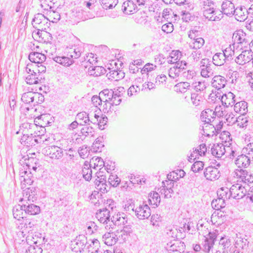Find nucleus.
Segmentation results:
<instances>
[{
  "label": "nucleus",
  "instance_id": "obj_33",
  "mask_svg": "<svg viewBox=\"0 0 253 253\" xmlns=\"http://www.w3.org/2000/svg\"><path fill=\"white\" fill-rule=\"evenodd\" d=\"M219 248L222 250V253L228 252L229 248L231 245V241L229 238L222 237L219 243Z\"/></svg>",
  "mask_w": 253,
  "mask_h": 253
},
{
  "label": "nucleus",
  "instance_id": "obj_55",
  "mask_svg": "<svg viewBox=\"0 0 253 253\" xmlns=\"http://www.w3.org/2000/svg\"><path fill=\"white\" fill-rule=\"evenodd\" d=\"M204 167V164L202 161H196L191 166V170L194 172H198L202 170Z\"/></svg>",
  "mask_w": 253,
  "mask_h": 253
},
{
  "label": "nucleus",
  "instance_id": "obj_13",
  "mask_svg": "<svg viewBox=\"0 0 253 253\" xmlns=\"http://www.w3.org/2000/svg\"><path fill=\"white\" fill-rule=\"evenodd\" d=\"M216 234L215 233L209 232L208 237H205L204 243L203 245V251L205 253H209L214 244L216 239Z\"/></svg>",
  "mask_w": 253,
  "mask_h": 253
},
{
  "label": "nucleus",
  "instance_id": "obj_23",
  "mask_svg": "<svg viewBox=\"0 0 253 253\" xmlns=\"http://www.w3.org/2000/svg\"><path fill=\"white\" fill-rule=\"evenodd\" d=\"M23 210L25 214L37 215L40 213V207L34 204L28 203L23 205Z\"/></svg>",
  "mask_w": 253,
  "mask_h": 253
},
{
  "label": "nucleus",
  "instance_id": "obj_57",
  "mask_svg": "<svg viewBox=\"0 0 253 253\" xmlns=\"http://www.w3.org/2000/svg\"><path fill=\"white\" fill-rule=\"evenodd\" d=\"M108 182L113 187H117L121 182V179L117 175L111 174L108 178Z\"/></svg>",
  "mask_w": 253,
  "mask_h": 253
},
{
  "label": "nucleus",
  "instance_id": "obj_31",
  "mask_svg": "<svg viewBox=\"0 0 253 253\" xmlns=\"http://www.w3.org/2000/svg\"><path fill=\"white\" fill-rule=\"evenodd\" d=\"M148 203L149 205L153 206V208L157 207L160 203L161 198L158 193L151 192L148 196Z\"/></svg>",
  "mask_w": 253,
  "mask_h": 253
},
{
  "label": "nucleus",
  "instance_id": "obj_4",
  "mask_svg": "<svg viewBox=\"0 0 253 253\" xmlns=\"http://www.w3.org/2000/svg\"><path fill=\"white\" fill-rule=\"evenodd\" d=\"M42 153L51 159H59L63 155L62 149L56 146L52 145L45 147L42 150Z\"/></svg>",
  "mask_w": 253,
  "mask_h": 253
},
{
  "label": "nucleus",
  "instance_id": "obj_46",
  "mask_svg": "<svg viewBox=\"0 0 253 253\" xmlns=\"http://www.w3.org/2000/svg\"><path fill=\"white\" fill-rule=\"evenodd\" d=\"M114 91L112 89H105L100 92L99 95L106 102H109L110 101L111 98H112Z\"/></svg>",
  "mask_w": 253,
  "mask_h": 253
},
{
  "label": "nucleus",
  "instance_id": "obj_11",
  "mask_svg": "<svg viewBox=\"0 0 253 253\" xmlns=\"http://www.w3.org/2000/svg\"><path fill=\"white\" fill-rule=\"evenodd\" d=\"M204 174L206 179L210 181L218 179L220 176L218 169L212 166L206 168L204 170Z\"/></svg>",
  "mask_w": 253,
  "mask_h": 253
},
{
  "label": "nucleus",
  "instance_id": "obj_58",
  "mask_svg": "<svg viewBox=\"0 0 253 253\" xmlns=\"http://www.w3.org/2000/svg\"><path fill=\"white\" fill-rule=\"evenodd\" d=\"M103 102L104 103L103 105V111L104 113L109 114L113 111L115 112L113 108L114 106L110 101L106 102V101H104Z\"/></svg>",
  "mask_w": 253,
  "mask_h": 253
},
{
  "label": "nucleus",
  "instance_id": "obj_43",
  "mask_svg": "<svg viewBox=\"0 0 253 253\" xmlns=\"http://www.w3.org/2000/svg\"><path fill=\"white\" fill-rule=\"evenodd\" d=\"M223 199L218 197L217 199H214L211 202L212 207L216 210H219L220 209L223 208L225 206V202Z\"/></svg>",
  "mask_w": 253,
  "mask_h": 253
},
{
  "label": "nucleus",
  "instance_id": "obj_32",
  "mask_svg": "<svg viewBox=\"0 0 253 253\" xmlns=\"http://www.w3.org/2000/svg\"><path fill=\"white\" fill-rule=\"evenodd\" d=\"M215 65L213 62L204 67L201 70V75L204 78H209L213 75Z\"/></svg>",
  "mask_w": 253,
  "mask_h": 253
},
{
  "label": "nucleus",
  "instance_id": "obj_19",
  "mask_svg": "<svg viewBox=\"0 0 253 253\" xmlns=\"http://www.w3.org/2000/svg\"><path fill=\"white\" fill-rule=\"evenodd\" d=\"M235 95L231 92L223 94L221 98V101L225 107L232 106L236 102Z\"/></svg>",
  "mask_w": 253,
  "mask_h": 253
},
{
  "label": "nucleus",
  "instance_id": "obj_36",
  "mask_svg": "<svg viewBox=\"0 0 253 253\" xmlns=\"http://www.w3.org/2000/svg\"><path fill=\"white\" fill-rule=\"evenodd\" d=\"M23 205H16L15 206L12 210L13 215L14 218L17 220H20L21 218H23L24 217L23 213Z\"/></svg>",
  "mask_w": 253,
  "mask_h": 253
},
{
  "label": "nucleus",
  "instance_id": "obj_17",
  "mask_svg": "<svg viewBox=\"0 0 253 253\" xmlns=\"http://www.w3.org/2000/svg\"><path fill=\"white\" fill-rule=\"evenodd\" d=\"M122 10L125 13L131 14L136 12L138 9L134 1L132 0H127L123 3Z\"/></svg>",
  "mask_w": 253,
  "mask_h": 253
},
{
  "label": "nucleus",
  "instance_id": "obj_6",
  "mask_svg": "<svg viewBox=\"0 0 253 253\" xmlns=\"http://www.w3.org/2000/svg\"><path fill=\"white\" fill-rule=\"evenodd\" d=\"M71 195L66 191L58 192L55 195L54 206L56 207H65L69 204Z\"/></svg>",
  "mask_w": 253,
  "mask_h": 253
},
{
  "label": "nucleus",
  "instance_id": "obj_27",
  "mask_svg": "<svg viewBox=\"0 0 253 253\" xmlns=\"http://www.w3.org/2000/svg\"><path fill=\"white\" fill-rule=\"evenodd\" d=\"M248 103L246 101H242L234 104V109L236 113L241 115H245L248 112Z\"/></svg>",
  "mask_w": 253,
  "mask_h": 253
},
{
  "label": "nucleus",
  "instance_id": "obj_8",
  "mask_svg": "<svg viewBox=\"0 0 253 253\" xmlns=\"http://www.w3.org/2000/svg\"><path fill=\"white\" fill-rule=\"evenodd\" d=\"M151 211L150 207L144 202L135 209V214L139 219H148L151 215Z\"/></svg>",
  "mask_w": 253,
  "mask_h": 253
},
{
  "label": "nucleus",
  "instance_id": "obj_15",
  "mask_svg": "<svg viewBox=\"0 0 253 253\" xmlns=\"http://www.w3.org/2000/svg\"><path fill=\"white\" fill-rule=\"evenodd\" d=\"M211 154L216 158H221L226 154V147L222 143L213 144L211 148Z\"/></svg>",
  "mask_w": 253,
  "mask_h": 253
},
{
  "label": "nucleus",
  "instance_id": "obj_56",
  "mask_svg": "<svg viewBox=\"0 0 253 253\" xmlns=\"http://www.w3.org/2000/svg\"><path fill=\"white\" fill-rule=\"evenodd\" d=\"M175 87L179 89L180 92L184 93L187 89H190V85L188 82H181L176 84Z\"/></svg>",
  "mask_w": 253,
  "mask_h": 253
},
{
  "label": "nucleus",
  "instance_id": "obj_38",
  "mask_svg": "<svg viewBox=\"0 0 253 253\" xmlns=\"http://www.w3.org/2000/svg\"><path fill=\"white\" fill-rule=\"evenodd\" d=\"M89 164L92 167L93 165V168L96 169L97 167L103 168L105 166V163L103 160L99 157H93L90 160Z\"/></svg>",
  "mask_w": 253,
  "mask_h": 253
},
{
  "label": "nucleus",
  "instance_id": "obj_16",
  "mask_svg": "<svg viewBox=\"0 0 253 253\" xmlns=\"http://www.w3.org/2000/svg\"><path fill=\"white\" fill-rule=\"evenodd\" d=\"M252 162L251 159H249L244 153L238 155L235 161L236 165L238 168H248Z\"/></svg>",
  "mask_w": 253,
  "mask_h": 253
},
{
  "label": "nucleus",
  "instance_id": "obj_44",
  "mask_svg": "<svg viewBox=\"0 0 253 253\" xmlns=\"http://www.w3.org/2000/svg\"><path fill=\"white\" fill-rule=\"evenodd\" d=\"M34 136L32 134H23L20 139V142L22 144L27 145H33L34 144Z\"/></svg>",
  "mask_w": 253,
  "mask_h": 253
},
{
  "label": "nucleus",
  "instance_id": "obj_48",
  "mask_svg": "<svg viewBox=\"0 0 253 253\" xmlns=\"http://www.w3.org/2000/svg\"><path fill=\"white\" fill-rule=\"evenodd\" d=\"M37 220H31L27 219L25 220L24 224V228H25V229H27L29 232L30 231H34L37 228Z\"/></svg>",
  "mask_w": 253,
  "mask_h": 253
},
{
  "label": "nucleus",
  "instance_id": "obj_26",
  "mask_svg": "<svg viewBox=\"0 0 253 253\" xmlns=\"http://www.w3.org/2000/svg\"><path fill=\"white\" fill-rule=\"evenodd\" d=\"M53 59L56 63L65 67H69L75 63V61L72 59H70L69 56L67 55L62 56H56L53 57Z\"/></svg>",
  "mask_w": 253,
  "mask_h": 253
},
{
  "label": "nucleus",
  "instance_id": "obj_24",
  "mask_svg": "<svg viewBox=\"0 0 253 253\" xmlns=\"http://www.w3.org/2000/svg\"><path fill=\"white\" fill-rule=\"evenodd\" d=\"M249 14L248 9L244 6H241L235 9L233 15H235L236 19L239 21H244L248 18Z\"/></svg>",
  "mask_w": 253,
  "mask_h": 253
},
{
  "label": "nucleus",
  "instance_id": "obj_37",
  "mask_svg": "<svg viewBox=\"0 0 253 253\" xmlns=\"http://www.w3.org/2000/svg\"><path fill=\"white\" fill-rule=\"evenodd\" d=\"M90 124H86L84 125V126L81 129V133L83 136L85 137L93 136L95 133L94 128L90 126Z\"/></svg>",
  "mask_w": 253,
  "mask_h": 253
},
{
  "label": "nucleus",
  "instance_id": "obj_47",
  "mask_svg": "<svg viewBox=\"0 0 253 253\" xmlns=\"http://www.w3.org/2000/svg\"><path fill=\"white\" fill-rule=\"evenodd\" d=\"M164 188L161 189V192L162 194L164 193L165 195V198H169L171 197V194L173 192V190L172 189V187L173 186L172 185H169L167 183V186H166L165 184V182H163Z\"/></svg>",
  "mask_w": 253,
  "mask_h": 253
},
{
  "label": "nucleus",
  "instance_id": "obj_59",
  "mask_svg": "<svg viewBox=\"0 0 253 253\" xmlns=\"http://www.w3.org/2000/svg\"><path fill=\"white\" fill-rule=\"evenodd\" d=\"M207 151V148L205 144H200L197 148L193 151V153H198L199 155L205 156Z\"/></svg>",
  "mask_w": 253,
  "mask_h": 253
},
{
  "label": "nucleus",
  "instance_id": "obj_40",
  "mask_svg": "<svg viewBox=\"0 0 253 253\" xmlns=\"http://www.w3.org/2000/svg\"><path fill=\"white\" fill-rule=\"evenodd\" d=\"M21 100L25 104H33L34 102V92L29 91L24 93L22 95Z\"/></svg>",
  "mask_w": 253,
  "mask_h": 253
},
{
  "label": "nucleus",
  "instance_id": "obj_1",
  "mask_svg": "<svg viewBox=\"0 0 253 253\" xmlns=\"http://www.w3.org/2000/svg\"><path fill=\"white\" fill-rule=\"evenodd\" d=\"M111 222L107 225L106 230L112 231L116 226L125 225L127 223V218L123 212L115 214L111 218Z\"/></svg>",
  "mask_w": 253,
  "mask_h": 253
},
{
  "label": "nucleus",
  "instance_id": "obj_63",
  "mask_svg": "<svg viewBox=\"0 0 253 253\" xmlns=\"http://www.w3.org/2000/svg\"><path fill=\"white\" fill-rule=\"evenodd\" d=\"M108 118L106 116H102L99 118L98 121L97 125L98 127L101 130H103L105 128V126L107 125Z\"/></svg>",
  "mask_w": 253,
  "mask_h": 253
},
{
  "label": "nucleus",
  "instance_id": "obj_35",
  "mask_svg": "<svg viewBox=\"0 0 253 253\" xmlns=\"http://www.w3.org/2000/svg\"><path fill=\"white\" fill-rule=\"evenodd\" d=\"M226 62L228 61L222 53H216L213 56L212 62L215 66H221Z\"/></svg>",
  "mask_w": 253,
  "mask_h": 253
},
{
  "label": "nucleus",
  "instance_id": "obj_53",
  "mask_svg": "<svg viewBox=\"0 0 253 253\" xmlns=\"http://www.w3.org/2000/svg\"><path fill=\"white\" fill-rule=\"evenodd\" d=\"M26 195H29L28 200L29 201L32 200L33 202L36 199L37 189L35 187H29L26 189Z\"/></svg>",
  "mask_w": 253,
  "mask_h": 253
},
{
  "label": "nucleus",
  "instance_id": "obj_10",
  "mask_svg": "<svg viewBox=\"0 0 253 253\" xmlns=\"http://www.w3.org/2000/svg\"><path fill=\"white\" fill-rule=\"evenodd\" d=\"M184 242L179 240H174L167 244V249L169 253H181L185 249Z\"/></svg>",
  "mask_w": 253,
  "mask_h": 253
},
{
  "label": "nucleus",
  "instance_id": "obj_20",
  "mask_svg": "<svg viewBox=\"0 0 253 253\" xmlns=\"http://www.w3.org/2000/svg\"><path fill=\"white\" fill-rule=\"evenodd\" d=\"M76 120L78 122V123L81 126L86 125V124H92L94 125L96 123V122L90 121L88 114L85 112H82L77 114L76 117Z\"/></svg>",
  "mask_w": 253,
  "mask_h": 253
},
{
  "label": "nucleus",
  "instance_id": "obj_22",
  "mask_svg": "<svg viewBox=\"0 0 253 253\" xmlns=\"http://www.w3.org/2000/svg\"><path fill=\"white\" fill-rule=\"evenodd\" d=\"M234 5L230 1H223L221 5V12L222 15L225 14L228 16L233 15L235 12Z\"/></svg>",
  "mask_w": 253,
  "mask_h": 253
},
{
  "label": "nucleus",
  "instance_id": "obj_28",
  "mask_svg": "<svg viewBox=\"0 0 253 253\" xmlns=\"http://www.w3.org/2000/svg\"><path fill=\"white\" fill-rule=\"evenodd\" d=\"M91 167L89 162L86 161L84 162L82 169L83 176L85 180L88 181H90L92 178V171Z\"/></svg>",
  "mask_w": 253,
  "mask_h": 253
},
{
  "label": "nucleus",
  "instance_id": "obj_34",
  "mask_svg": "<svg viewBox=\"0 0 253 253\" xmlns=\"http://www.w3.org/2000/svg\"><path fill=\"white\" fill-rule=\"evenodd\" d=\"M217 195L218 197H220L224 200L232 198V195L231 194V188L229 189L227 187H221L217 190Z\"/></svg>",
  "mask_w": 253,
  "mask_h": 253
},
{
  "label": "nucleus",
  "instance_id": "obj_29",
  "mask_svg": "<svg viewBox=\"0 0 253 253\" xmlns=\"http://www.w3.org/2000/svg\"><path fill=\"white\" fill-rule=\"evenodd\" d=\"M88 74L90 76L98 77L102 74H104L106 72V70L102 66H90L88 68Z\"/></svg>",
  "mask_w": 253,
  "mask_h": 253
},
{
  "label": "nucleus",
  "instance_id": "obj_30",
  "mask_svg": "<svg viewBox=\"0 0 253 253\" xmlns=\"http://www.w3.org/2000/svg\"><path fill=\"white\" fill-rule=\"evenodd\" d=\"M106 76L111 80L119 81L125 77V73L122 71L111 70L108 72Z\"/></svg>",
  "mask_w": 253,
  "mask_h": 253
},
{
  "label": "nucleus",
  "instance_id": "obj_12",
  "mask_svg": "<svg viewBox=\"0 0 253 253\" xmlns=\"http://www.w3.org/2000/svg\"><path fill=\"white\" fill-rule=\"evenodd\" d=\"M84 51V48L82 45H75L67 48V55L70 59H72L74 61L81 56Z\"/></svg>",
  "mask_w": 253,
  "mask_h": 253
},
{
  "label": "nucleus",
  "instance_id": "obj_45",
  "mask_svg": "<svg viewBox=\"0 0 253 253\" xmlns=\"http://www.w3.org/2000/svg\"><path fill=\"white\" fill-rule=\"evenodd\" d=\"M100 2L104 9H112L117 4L118 0H100Z\"/></svg>",
  "mask_w": 253,
  "mask_h": 253
},
{
  "label": "nucleus",
  "instance_id": "obj_42",
  "mask_svg": "<svg viewBox=\"0 0 253 253\" xmlns=\"http://www.w3.org/2000/svg\"><path fill=\"white\" fill-rule=\"evenodd\" d=\"M237 126L240 128L245 129L248 125L249 120L245 116V115H242L237 117V120H236Z\"/></svg>",
  "mask_w": 253,
  "mask_h": 253
},
{
  "label": "nucleus",
  "instance_id": "obj_64",
  "mask_svg": "<svg viewBox=\"0 0 253 253\" xmlns=\"http://www.w3.org/2000/svg\"><path fill=\"white\" fill-rule=\"evenodd\" d=\"M86 227L88 232L90 234L93 233L95 231H97L98 228L96 223L93 221L87 222Z\"/></svg>",
  "mask_w": 253,
  "mask_h": 253
},
{
  "label": "nucleus",
  "instance_id": "obj_51",
  "mask_svg": "<svg viewBox=\"0 0 253 253\" xmlns=\"http://www.w3.org/2000/svg\"><path fill=\"white\" fill-rule=\"evenodd\" d=\"M193 40L194 41L192 43H190V46L195 49L201 48L205 43V41L202 38H197Z\"/></svg>",
  "mask_w": 253,
  "mask_h": 253
},
{
  "label": "nucleus",
  "instance_id": "obj_62",
  "mask_svg": "<svg viewBox=\"0 0 253 253\" xmlns=\"http://www.w3.org/2000/svg\"><path fill=\"white\" fill-rule=\"evenodd\" d=\"M39 160L36 158H30L28 160L27 163H26V167L29 171H31L32 166H35L36 165H39Z\"/></svg>",
  "mask_w": 253,
  "mask_h": 253
},
{
  "label": "nucleus",
  "instance_id": "obj_18",
  "mask_svg": "<svg viewBox=\"0 0 253 253\" xmlns=\"http://www.w3.org/2000/svg\"><path fill=\"white\" fill-rule=\"evenodd\" d=\"M28 75L26 77L25 81L29 84H42L43 83V78L42 74H35L33 73H27Z\"/></svg>",
  "mask_w": 253,
  "mask_h": 253
},
{
  "label": "nucleus",
  "instance_id": "obj_9",
  "mask_svg": "<svg viewBox=\"0 0 253 253\" xmlns=\"http://www.w3.org/2000/svg\"><path fill=\"white\" fill-rule=\"evenodd\" d=\"M231 188V194L232 198L235 199L239 200L244 197L247 194V190L244 186L241 184L237 183L232 185Z\"/></svg>",
  "mask_w": 253,
  "mask_h": 253
},
{
  "label": "nucleus",
  "instance_id": "obj_21",
  "mask_svg": "<svg viewBox=\"0 0 253 253\" xmlns=\"http://www.w3.org/2000/svg\"><path fill=\"white\" fill-rule=\"evenodd\" d=\"M227 84L226 79L223 76H215L212 79L211 85L212 87L217 90L224 88Z\"/></svg>",
  "mask_w": 253,
  "mask_h": 253
},
{
  "label": "nucleus",
  "instance_id": "obj_14",
  "mask_svg": "<svg viewBox=\"0 0 253 253\" xmlns=\"http://www.w3.org/2000/svg\"><path fill=\"white\" fill-rule=\"evenodd\" d=\"M253 55L249 50H244L236 57L235 61L239 65H244L253 59Z\"/></svg>",
  "mask_w": 253,
  "mask_h": 253
},
{
  "label": "nucleus",
  "instance_id": "obj_50",
  "mask_svg": "<svg viewBox=\"0 0 253 253\" xmlns=\"http://www.w3.org/2000/svg\"><path fill=\"white\" fill-rule=\"evenodd\" d=\"M242 153L246 154L253 162V143H249L246 147L244 148L242 150Z\"/></svg>",
  "mask_w": 253,
  "mask_h": 253
},
{
  "label": "nucleus",
  "instance_id": "obj_54",
  "mask_svg": "<svg viewBox=\"0 0 253 253\" xmlns=\"http://www.w3.org/2000/svg\"><path fill=\"white\" fill-rule=\"evenodd\" d=\"M182 19L184 22H189L194 19V16L189 11L186 10H182L181 12Z\"/></svg>",
  "mask_w": 253,
  "mask_h": 253
},
{
  "label": "nucleus",
  "instance_id": "obj_52",
  "mask_svg": "<svg viewBox=\"0 0 253 253\" xmlns=\"http://www.w3.org/2000/svg\"><path fill=\"white\" fill-rule=\"evenodd\" d=\"M234 49H232L230 45L229 47L223 50L222 54L224 55L227 61L229 62L233 59L232 56L234 55Z\"/></svg>",
  "mask_w": 253,
  "mask_h": 253
},
{
  "label": "nucleus",
  "instance_id": "obj_41",
  "mask_svg": "<svg viewBox=\"0 0 253 253\" xmlns=\"http://www.w3.org/2000/svg\"><path fill=\"white\" fill-rule=\"evenodd\" d=\"M103 143V138H97L95 141L93 143L91 150L94 152H101L102 148L104 147Z\"/></svg>",
  "mask_w": 253,
  "mask_h": 253
},
{
  "label": "nucleus",
  "instance_id": "obj_3",
  "mask_svg": "<svg viewBox=\"0 0 253 253\" xmlns=\"http://www.w3.org/2000/svg\"><path fill=\"white\" fill-rule=\"evenodd\" d=\"M203 16L210 21H218L223 17L220 10L216 9L213 7L204 9Z\"/></svg>",
  "mask_w": 253,
  "mask_h": 253
},
{
  "label": "nucleus",
  "instance_id": "obj_39",
  "mask_svg": "<svg viewBox=\"0 0 253 253\" xmlns=\"http://www.w3.org/2000/svg\"><path fill=\"white\" fill-rule=\"evenodd\" d=\"M182 56L181 52L179 50H172L168 58L167 62L169 64L175 63L176 60H180Z\"/></svg>",
  "mask_w": 253,
  "mask_h": 253
},
{
  "label": "nucleus",
  "instance_id": "obj_49",
  "mask_svg": "<svg viewBox=\"0 0 253 253\" xmlns=\"http://www.w3.org/2000/svg\"><path fill=\"white\" fill-rule=\"evenodd\" d=\"M122 93H121V91H115L113 94L112 98H111L110 102L112 103L113 106L119 105L122 101Z\"/></svg>",
  "mask_w": 253,
  "mask_h": 253
},
{
  "label": "nucleus",
  "instance_id": "obj_60",
  "mask_svg": "<svg viewBox=\"0 0 253 253\" xmlns=\"http://www.w3.org/2000/svg\"><path fill=\"white\" fill-rule=\"evenodd\" d=\"M33 174L34 173L29 170L28 173L24 176L23 181H22V185L26 184L31 185L33 182V180L32 179Z\"/></svg>",
  "mask_w": 253,
  "mask_h": 253
},
{
  "label": "nucleus",
  "instance_id": "obj_61",
  "mask_svg": "<svg viewBox=\"0 0 253 253\" xmlns=\"http://www.w3.org/2000/svg\"><path fill=\"white\" fill-rule=\"evenodd\" d=\"M44 100V96L42 93L34 92V102L33 103L34 106L42 103L43 102Z\"/></svg>",
  "mask_w": 253,
  "mask_h": 253
},
{
  "label": "nucleus",
  "instance_id": "obj_25",
  "mask_svg": "<svg viewBox=\"0 0 253 253\" xmlns=\"http://www.w3.org/2000/svg\"><path fill=\"white\" fill-rule=\"evenodd\" d=\"M28 57L31 62L38 64L44 62L46 58L44 54L38 52H31Z\"/></svg>",
  "mask_w": 253,
  "mask_h": 253
},
{
  "label": "nucleus",
  "instance_id": "obj_2",
  "mask_svg": "<svg viewBox=\"0 0 253 253\" xmlns=\"http://www.w3.org/2000/svg\"><path fill=\"white\" fill-rule=\"evenodd\" d=\"M48 21L50 20L46 18L43 14L38 13L35 15L32 24L33 27L38 30H46V27L48 28L50 25Z\"/></svg>",
  "mask_w": 253,
  "mask_h": 253
},
{
  "label": "nucleus",
  "instance_id": "obj_5",
  "mask_svg": "<svg viewBox=\"0 0 253 253\" xmlns=\"http://www.w3.org/2000/svg\"><path fill=\"white\" fill-rule=\"evenodd\" d=\"M110 211L107 209V207L102 209H99L96 213V217L98 219L99 222L103 223L105 225V228L106 229L107 225H109V222H111V214Z\"/></svg>",
  "mask_w": 253,
  "mask_h": 253
},
{
  "label": "nucleus",
  "instance_id": "obj_7",
  "mask_svg": "<svg viewBox=\"0 0 253 253\" xmlns=\"http://www.w3.org/2000/svg\"><path fill=\"white\" fill-rule=\"evenodd\" d=\"M232 38L234 43L236 42L240 44L241 48L247 47L249 44L250 40L248 39L246 33L242 30L235 31L233 34Z\"/></svg>",
  "mask_w": 253,
  "mask_h": 253
}]
</instances>
